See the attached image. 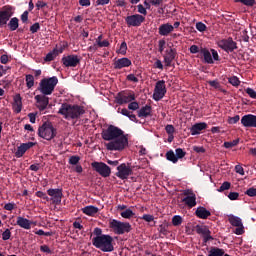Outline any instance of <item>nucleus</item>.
I'll list each match as a JSON object with an SVG mask.
<instances>
[{
	"instance_id": "f257e3e1",
	"label": "nucleus",
	"mask_w": 256,
	"mask_h": 256,
	"mask_svg": "<svg viewBox=\"0 0 256 256\" xmlns=\"http://www.w3.org/2000/svg\"><path fill=\"white\" fill-rule=\"evenodd\" d=\"M101 137L104 141H110L105 144L108 151H123L129 145L125 132L115 125H109L107 129L102 130Z\"/></svg>"
},
{
	"instance_id": "f03ea898",
	"label": "nucleus",
	"mask_w": 256,
	"mask_h": 256,
	"mask_svg": "<svg viewBox=\"0 0 256 256\" xmlns=\"http://www.w3.org/2000/svg\"><path fill=\"white\" fill-rule=\"evenodd\" d=\"M58 114L62 115L67 121L80 119L81 115H85V108L75 104L63 103L58 110Z\"/></svg>"
},
{
	"instance_id": "7ed1b4c3",
	"label": "nucleus",
	"mask_w": 256,
	"mask_h": 256,
	"mask_svg": "<svg viewBox=\"0 0 256 256\" xmlns=\"http://www.w3.org/2000/svg\"><path fill=\"white\" fill-rule=\"evenodd\" d=\"M92 244L96 249L103 251V253H111V251L115 250V247H113V237L110 235L94 237L92 239Z\"/></svg>"
},
{
	"instance_id": "20e7f679",
	"label": "nucleus",
	"mask_w": 256,
	"mask_h": 256,
	"mask_svg": "<svg viewBox=\"0 0 256 256\" xmlns=\"http://www.w3.org/2000/svg\"><path fill=\"white\" fill-rule=\"evenodd\" d=\"M57 83H59L57 76L44 78L39 83L38 91H40L42 95H52L53 91H55V87H57Z\"/></svg>"
},
{
	"instance_id": "39448f33",
	"label": "nucleus",
	"mask_w": 256,
	"mask_h": 256,
	"mask_svg": "<svg viewBox=\"0 0 256 256\" xmlns=\"http://www.w3.org/2000/svg\"><path fill=\"white\" fill-rule=\"evenodd\" d=\"M38 135L46 141H51L57 137V129H55L51 122H44L38 128Z\"/></svg>"
},
{
	"instance_id": "423d86ee",
	"label": "nucleus",
	"mask_w": 256,
	"mask_h": 256,
	"mask_svg": "<svg viewBox=\"0 0 256 256\" xmlns=\"http://www.w3.org/2000/svg\"><path fill=\"white\" fill-rule=\"evenodd\" d=\"M109 227L116 235H124V233H130L131 224L129 222H121L119 220H110Z\"/></svg>"
},
{
	"instance_id": "0eeeda50",
	"label": "nucleus",
	"mask_w": 256,
	"mask_h": 256,
	"mask_svg": "<svg viewBox=\"0 0 256 256\" xmlns=\"http://www.w3.org/2000/svg\"><path fill=\"white\" fill-rule=\"evenodd\" d=\"M166 93H167V86L165 85V80H160L156 82L154 93H153L154 101H161V99L165 97Z\"/></svg>"
},
{
	"instance_id": "6e6552de",
	"label": "nucleus",
	"mask_w": 256,
	"mask_h": 256,
	"mask_svg": "<svg viewBox=\"0 0 256 256\" xmlns=\"http://www.w3.org/2000/svg\"><path fill=\"white\" fill-rule=\"evenodd\" d=\"M91 167L99 173L101 177H110L111 175V167L103 162H92Z\"/></svg>"
},
{
	"instance_id": "1a4fd4ad",
	"label": "nucleus",
	"mask_w": 256,
	"mask_h": 256,
	"mask_svg": "<svg viewBox=\"0 0 256 256\" xmlns=\"http://www.w3.org/2000/svg\"><path fill=\"white\" fill-rule=\"evenodd\" d=\"M130 175H133V169L129 164L122 163L117 167L116 177L118 179H129Z\"/></svg>"
},
{
	"instance_id": "9d476101",
	"label": "nucleus",
	"mask_w": 256,
	"mask_h": 256,
	"mask_svg": "<svg viewBox=\"0 0 256 256\" xmlns=\"http://www.w3.org/2000/svg\"><path fill=\"white\" fill-rule=\"evenodd\" d=\"M228 221L230 225H232L233 227H237L234 231L236 235H243V233H245V228L243 227V221L239 217L235 215H229Z\"/></svg>"
},
{
	"instance_id": "9b49d317",
	"label": "nucleus",
	"mask_w": 256,
	"mask_h": 256,
	"mask_svg": "<svg viewBox=\"0 0 256 256\" xmlns=\"http://www.w3.org/2000/svg\"><path fill=\"white\" fill-rule=\"evenodd\" d=\"M132 101H135V93L133 92H120L116 96V103H118V105H125Z\"/></svg>"
},
{
	"instance_id": "f8f14e48",
	"label": "nucleus",
	"mask_w": 256,
	"mask_h": 256,
	"mask_svg": "<svg viewBox=\"0 0 256 256\" xmlns=\"http://www.w3.org/2000/svg\"><path fill=\"white\" fill-rule=\"evenodd\" d=\"M47 193L49 195L50 201L54 203V205H59L61 203V200L63 199V189L59 188H50L47 190Z\"/></svg>"
},
{
	"instance_id": "ddd939ff",
	"label": "nucleus",
	"mask_w": 256,
	"mask_h": 256,
	"mask_svg": "<svg viewBox=\"0 0 256 256\" xmlns=\"http://www.w3.org/2000/svg\"><path fill=\"white\" fill-rule=\"evenodd\" d=\"M128 27H141V24L145 21L143 15L134 14L125 18Z\"/></svg>"
},
{
	"instance_id": "4468645a",
	"label": "nucleus",
	"mask_w": 256,
	"mask_h": 256,
	"mask_svg": "<svg viewBox=\"0 0 256 256\" xmlns=\"http://www.w3.org/2000/svg\"><path fill=\"white\" fill-rule=\"evenodd\" d=\"M218 47L224 51H235L237 49V43L233 41V38L223 39L218 41Z\"/></svg>"
},
{
	"instance_id": "2eb2a0df",
	"label": "nucleus",
	"mask_w": 256,
	"mask_h": 256,
	"mask_svg": "<svg viewBox=\"0 0 256 256\" xmlns=\"http://www.w3.org/2000/svg\"><path fill=\"white\" fill-rule=\"evenodd\" d=\"M184 195L186 197L182 199V203H185L187 207H189L190 209H193V207L197 205V196L195 195V193L189 192V190L185 191Z\"/></svg>"
},
{
	"instance_id": "dca6fc26",
	"label": "nucleus",
	"mask_w": 256,
	"mask_h": 256,
	"mask_svg": "<svg viewBox=\"0 0 256 256\" xmlns=\"http://www.w3.org/2000/svg\"><path fill=\"white\" fill-rule=\"evenodd\" d=\"M79 56L77 55H68L62 57V63L64 67H77V64L80 63Z\"/></svg>"
},
{
	"instance_id": "f3484780",
	"label": "nucleus",
	"mask_w": 256,
	"mask_h": 256,
	"mask_svg": "<svg viewBox=\"0 0 256 256\" xmlns=\"http://www.w3.org/2000/svg\"><path fill=\"white\" fill-rule=\"evenodd\" d=\"M36 107L39 109V111H45L47 109V106L49 105V97L47 95H36Z\"/></svg>"
},
{
	"instance_id": "a211bd4d",
	"label": "nucleus",
	"mask_w": 256,
	"mask_h": 256,
	"mask_svg": "<svg viewBox=\"0 0 256 256\" xmlns=\"http://www.w3.org/2000/svg\"><path fill=\"white\" fill-rule=\"evenodd\" d=\"M196 233H198V235H202L204 243L213 240V236H211V231L209 230V228H207V226L197 225Z\"/></svg>"
},
{
	"instance_id": "6ab92c4d",
	"label": "nucleus",
	"mask_w": 256,
	"mask_h": 256,
	"mask_svg": "<svg viewBox=\"0 0 256 256\" xmlns=\"http://www.w3.org/2000/svg\"><path fill=\"white\" fill-rule=\"evenodd\" d=\"M175 57H177V50L175 48H170L166 50L164 55L165 66L171 67V63L175 61Z\"/></svg>"
},
{
	"instance_id": "aec40b11",
	"label": "nucleus",
	"mask_w": 256,
	"mask_h": 256,
	"mask_svg": "<svg viewBox=\"0 0 256 256\" xmlns=\"http://www.w3.org/2000/svg\"><path fill=\"white\" fill-rule=\"evenodd\" d=\"M241 124L243 127H254L256 128V115L247 114L241 118Z\"/></svg>"
},
{
	"instance_id": "412c9836",
	"label": "nucleus",
	"mask_w": 256,
	"mask_h": 256,
	"mask_svg": "<svg viewBox=\"0 0 256 256\" xmlns=\"http://www.w3.org/2000/svg\"><path fill=\"white\" fill-rule=\"evenodd\" d=\"M13 17V12L11 8H5L4 10L0 11V27L3 25H7V22Z\"/></svg>"
},
{
	"instance_id": "4be33fe9",
	"label": "nucleus",
	"mask_w": 256,
	"mask_h": 256,
	"mask_svg": "<svg viewBox=\"0 0 256 256\" xmlns=\"http://www.w3.org/2000/svg\"><path fill=\"white\" fill-rule=\"evenodd\" d=\"M35 145V143L33 142H27V143H23L21 144L17 151L15 152V157H17L18 159L23 157V155H25V153H27V151H29V149H31V147H33Z\"/></svg>"
},
{
	"instance_id": "5701e85b",
	"label": "nucleus",
	"mask_w": 256,
	"mask_h": 256,
	"mask_svg": "<svg viewBox=\"0 0 256 256\" xmlns=\"http://www.w3.org/2000/svg\"><path fill=\"white\" fill-rule=\"evenodd\" d=\"M173 31H174V27L169 23L162 24L158 28V33L162 37H167L169 34L173 33Z\"/></svg>"
},
{
	"instance_id": "b1692460",
	"label": "nucleus",
	"mask_w": 256,
	"mask_h": 256,
	"mask_svg": "<svg viewBox=\"0 0 256 256\" xmlns=\"http://www.w3.org/2000/svg\"><path fill=\"white\" fill-rule=\"evenodd\" d=\"M131 67V60L129 58H120L114 62V69H123Z\"/></svg>"
},
{
	"instance_id": "393cba45",
	"label": "nucleus",
	"mask_w": 256,
	"mask_h": 256,
	"mask_svg": "<svg viewBox=\"0 0 256 256\" xmlns=\"http://www.w3.org/2000/svg\"><path fill=\"white\" fill-rule=\"evenodd\" d=\"M205 129H207V123L205 122L197 123L191 127L190 133L191 135H199V133H201Z\"/></svg>"
},
{
	"instance_id": "a878e982",
	"label": "nucleus",
	"mask_w": 256,
	"mask_h": 256,
	"mask_svg": "<svg viewBox=\"0 0 256 256\" xmlns=\"http://www.w3.org/2000/svg\"><path fill=\"white\" fill-rule=\"evenodd\" d=\"M195 213L199 219H207L208 217H211V212L205 207H198Z\"/></svg>"
},
{
	"instance_id": "bb28decb",
	"label": "nucleus",
	"mask_w": 256,
	"mask_h": 256,
	"mask_svg": "<svg viewBox=\"0 0 256 256\" xmlns=\"http://www.w3.org/2000/svg\"><path fill=\"white\" fill-rule=\"evenodd\" d=\"M200 54L203 56L205 63L212 65L213 57L211 56V52L207 48H201Z\"/></svg>"
},
{
	"instance_id": "cd10ccee",
	"label": "nucleus",
	"mask_w": 256,
	"mask_h": 256,
	"mask_svg": "<svg viewBox=\"0 0 256 256\" xmlns=\"http://www.w3.org/2000/svg\"><path fill=\"white\" fill-rule=\"evenodd\" d=\"M16 223H17V225H19V227H22V229H31V222L27 218H23V217L19 216L17 218Z\"/></svg>"
},
{
	"instance_id": "c85d7f7f",
	"label": "nucleus",
	"mask_w": 256,
	"mask_h": 256,
	"mask_svg": "<svg viewBox=\"0 0 256 256\" xmlns=\"http://www.w3.org/2000/svg\"><path fill=\"white\" fill-rule=\"evenodd\" d=\"M82 212L85 215H89L90 217H93V215H96V213H99V208L90 205V206H86L84 208H82Z\"/></svg>"
},
{
	"instance_id": "c756f323",
	"label": "nucleus",
	"mask_w": 256,
	"mask_h": 256,
	"mask_svg": "<svg viewBox=\"0 0 256 256\" xmlns=\"http://www.w3.org/2000/svg\"><path fill=\"white\" fill-rule=\"evenodd\" d=\"M224 255H225V250L218 247H212L208 252V256H224Z\"/></svg>"
},
{
	"instance_id": "7c9ffc66",
	"label": "nucleus",
	"mask_w": 256,
	"mask_h": 256,
	"mask_svg": "<svg viewBox=\"0 0 256 256\" xmlns=\"http://www.w3.org/2000/svg\"><path fill=\"white\" fill-rule=\"evenodd\" d=\"M151 115V106L146 105L138 111V117H149Z\"/></svg>"
},
{
	"instance_id": "2f4dec72",
	"label": "nucleus",
	"mask_w": 256,
	"mask_h": 256,
	"mask_svg": "<svg viewBox=\"0 0 256 256\" xmlns=\"http://www.w3.org/2000/svg\"><path fill=\"white\" fill-rule=\"evenodd\" d=\"M8 27L10 31H17V29L19 28V18H11V20L8 23Z\"/></svg>"
},
{
	"instance_id": "473e14b6",
	"label": "nucleus",
	"mask_w": 256,
	"mask_h": 256,
	"mask_svg": "<svg viewBox=\"0 0 256 256\" xmlns=\"http://www.w3.org/2000/svg\"><path fill=\"white\" fill-rule=\"evenodd\" d=\"M120 215L123 217V219H131V217H134L135 212H133V210L130 208H127L126 210L122 211Z\"/></svg>"
},
{
	"instance_id": "72a5a7b5",
	"label": "nucleus",
	"mask_w": 256,
	"mask_h": 256,
	"mask_svg": "<svg viewBox=\"0 0 256 256\" xmlns=\"http://www.w3.org/2000/svg\"><path fill=\"white\" fill-rule=\"evenodd\" d=\"M166 159L168 161H171L172 163H177V161H179L177 159V156L175 154V152L173 150H169L167 153H166Z\"/></svg>"
},
{
	"instance_id": "f704fd0d",
	"label": "nucleus",
	"mask_w": 256,
	"mask_h": 256,
	"mask_svg": "<svg viewBox=\"0 0 256 256\" xmlns=\"http://www.w3.org/2000/svg\"><path fill=\"white\" fill-rule=\"evenodd\" d=\"M55 57H57V48H54L53 51L49 52L44 58V61L46 62L53 61Z\"/></svg>"
},
{
	"instance_id": "c9c22d12",
	"label": "nucleus",
	"mask_w": 256,
	"mask_h": 256,
	"mask_svg": "<svg viewBox=\"0 0 256 256\" xmlns=\"http://www.w3.org/2000/svg\"><path fill=\"white\" fill-rule=\"evenodd\" d=\"M33 85H35V78L33 77V75H26V86L28 87V89H31Z\"/></svg>"
},
{
	"instance_id": "e433bc0d",
	"label": "nucleus",
	"mask_w": 256,
	"mask_h": 256,
	"mask_svg": "<svg viewBox=\"0 0 256 256\" xmlns=\"http://www.w3.org/2000/svg\"><path fill=\"white\" fill-rule=\"evenodd\" d=\"M183 223V218H181V216L176 215L172 218V225H174V227H179V225H181Z\"/></svg>"
},
{
	"instance_id": "4c0bfd02",
	"label": "nucleus",
	"mask_w": 256,
	"mask_h": 256,
	"mask_svg": "<svg viewBox=\"0 0 256 256\" xmlns=\"http://www.w3.org/2000/svg\"><path fill=\"white\" fill-rule=\"evenodd\" d=\"M229 84L233 85V87H239L241 84V81H239V78L237 76H232L229 78Z\"/></svg>"
},
{
	"instance_id": "58836bf2",
	"label": "nucleus",
	"mask_w": 256,
	"mask_h": 256,
	"mask_svg": "<svg viewBox=\"0 0 256 256\" xmlns=\"http://www.w3.org/2000/svg\"><path fill=\"white\" fill-rule=\"evenodd\" d=\"M229 189H231V182H224L219 187L218 192L223 193V191H229Z\"/></svg>"
},
{
	"instance_id": "ea45409f",
	"label": "nucleus",
	"mask_w": 256,
	"mask_h": 256,
	"mask_svg": "<svg viewBox=\"0 0 256 256\" xmlns=\"http://www.w3.org/2000/svg\"><path fill=\"white\" fill-rule=\"evenodd\" d=\"M235 3H242L247 7H253L255 5V0H235Z\"/></svg>"
},
{
	"instance_id": "a19ab883",
	"label": "nucleus",
	"mask_w": 256,
	"mask_h": 256,
	"mask_svg": "<svg viewBox=\"0 0 256 256\" xmlns=\"http://www.w3.org/2000/svg\"><path fill=\"white\" fill-rule=\"evenodd\" d=\"M117 53L120 55H127V42H122Z\"/></svg>"
},
{
	"instance_id": "79ce46f5",
	"label": "nucleus",
	"mask_w": 256,
	"mask_h": 256,
	"mask_svg": "<svg viewBox=\"0 0 256 256\" xmlns=\"http://www.w3.org/2000/svg\"><path fill=\"white\" fill-rule=\"evenodd\" d=\"M175 153H176V158L179 160V159H183V157H185V155H187V153L185 151H183V149L181 148H177L175 150Z\"/></svg>"
},
{
	"instance_id": "37998d69",
	"label": "nucleus",
	"mask_w": 256,
	"mask_h": 256,
	"mask_svg": "<svg viewBox=\"0 0 256 256\" xmlns=\"http://www.w3.org/2000/svg\"><path fill=\"white\" fill-rule=\"evenodd\" d=\"M140 219H143V221H146V223H151V221H155V217L151 214H144Z\"/></svg>"
},
{
	"instance_id": "c03bdc74",
	"label": "nucleus",
	"mask_w": 256,
	"mask_h": 256,
	"mask_svg": "<svg viewBox=\"0 0 256 256\" xmlns=\"http://www.w3.org/2000/svg\"><path fill=\"white\" fill-rule=\"evenodd\" d=\"M239 119H241L239 115H235L234 117H229L228 123L229 125H235V123H239Z\"/></svg>"
},
{
	"instance_id": "a18cd8bd",
	"label": "nucleus",
	"mask_w": 256,
	"mask_h": 256,
	"mask_svg": "<svg viewBox=\"0 0 256 256\" xmlns=\"http://www.w3.org/2000/svg\"><path fill=\"white\" fill-rule=\"evenodd\" d=\"M196 29L200 31V33H203V31L207 30V26L203 22H198L196 23Z\"/></svg>"
},
{
	"instance_id": "49530a36",
	"label": "nucleus",
	"mask_w": 256,
	"mask_h": 256,
	"mask_svg": "<svg viewBox=\"0 0 256 256\" xmlns=\"http://www.w3.org/2000/svg\"><path fill=\"white\" fill-rule=\"evenodd\" d=\"M2 239H3V241H9V239H11V230L6 229V230L2 233Z\"/></svg>"
},
{
	"instance_id": "de8ad7c7",
	"label": "nucleus",
	"mask_w": 256,
	"mask_h": 256,
	"mask_svg": "<svg viewBox=\"0 0 256 256\" xmlns=\"http://www.w3.org/2000/svg\"><path fill=\"white\" fill-rule=\"evenodd\" d=\"M239 144V140H234V141H232V142H225L224 143V147L226 148V149H231V147H235L236 145H238Z\"/></svg>"
},
{
	"instance_id": "09e8293b",
	"label": "nucleus",
	"mask_w": 256,
	"mask_h": 256,
	"mask_svg": "<svg viewBox=\"0 0 256 256\" xmlns=\"http://www.w3.org/2000/svg\"><path fill=\"white\" fill-rule=\"evenodd\" d=\"M128 109L130 111H137V109H139V103L138 102H130L128 105Z\"/></svg>"
},
{
	"instance_id": "8fccbe9b",
	"label": "nucleus",
	"mask_w": 256,
	"mask_h": 256,
	"mask_svg": "<svg viewBox=\"0 0 256 256\" xmlns=\"http://www.w3.org/2000/svg\"><path fill=\"white\" fill-rule=\"evenodd\" d=\"M165 131L168 135H173L175 133V127L171 124L166 125Z\"/></svg>"
},
{
	"instance_id": "3c124183",
	"label": "nucleus",
	"mask_w": 256,
	"mask_h": 256,
	"mask_svg": "<svg viewBox=\"0 0 256 256\" xmlns=\"http://www.w3.org/2000/svg\"><path fill=\"white\" fill-rule=\"evenodd\" d=\"M36 197H40V199H44L45 201H50L49 196L42 191H37Z\"/></svg>"
},
{
	"instance_id": "603ef678",
	"label": "nucleus",
	"mask_w": 256,
	"mask_h": 256,
	"mask_svg": "<svg viewBox=\"0 0 256 256\" xmlns=\"http://www.w3.org/2000/svg\"><path fill=\"white\" fill-rule=\"evenodd\" d=\"M245 92L247 95H249V97H251V99H256V91H254L252 88H246Z\"/></svg>"
},
{
	"instance_id": "864d4df0",
	"label": "nucleus",
	"mask_w": 256,
	"mask_h": 256,
	"mask_svg": "<svg viewBox=\"0 0 256 256\" xmlns=\"http://www.w3.org/2000/svg\"><path fill=\"white\" fill-rule=\"evenodd\" d=\"M245 195H248V197H256V188L251 187L246 192Z\"/></svg>"
},
{
	"instance_id": "5fc2aeb1",
	"label": "nucleus",
	"mask_w": 256,
	"mask_h": 256,
	"mask_svg": "<svg viewBox=\"0 0 256 256\" xmlns=\"http://www.w3.org/2000/svg\"><path fill=\"white\" fill-rule=\"evenodd\" d=\"M228 199H230V201H237V199H239V193H237V192H230L228 194Z\"/></svg>"
},
{
	"instance_id": "6e6d98bb",
	"label": "nucleus",
	"mask_w": 256,
	"mask_h": 256,
	"mask_svg": "<svg viewBox=\"0 0 256 256\" xmlns=\"http://www.w3.org/2000/svg\"><path fill=\"white\" fill-rule=\"evenodd\" d=\"M79 161H80L79 156H71L69 158V164L70 165H77V163H79Z\"/></svg>"
},
{
	"instance_id": "4d7b16f0",
	"label": "nucleus",
	"mask_w": 256,
	"mask_h": 256,
	"mask_svg": "<svg viewBox=\"0 0 256 256\" xmlns=\"http://www.w3.org/2000/svg\"><path fill=\"white\" fill-rule=\"evenodd\" d=\"M39 29H41V26L39 25L38 22L34 23V24L30 27L31 33H37V31H39Z\"/></svg>"
},
{
	"instance_id": "13d9d810",
	"label": "nucleus",
	"mask_w": 256,
	"mask_h": 256,
	"mask_svg": "<svg viewBox=\"0 0 256 256\" xmlns=\"http://www.w3.org/2000/svg\"><path fill=\"white\" fill-rule=\"evenodd\" d=\"M127 80L131 81L132 83H139V78H137L135 74H129L127 76Z\"/></svg>"
},
{
	"instance_id": "bf43d9fd",
	"label": "nucleus",
	"mask_w": 256,
	"mask_h": 256,
	"mask_svg": "<svg viewBox=\"0 0 256 256\" xmlns=\"http://www.w3.org/2000/svg\"><path fill=\"white\" fill-rule=\"evenodd\" d=\"M14 105H23V102L21 101V94H16L14 96Z\"/></svg>"
},
{
	"instance_id": "052dcab7",
	"label": "nucleus",
	"mask_w": 256,
	"mask_h": 256,
	"mask_svg": "<svg viewBox=\"0 0 256 256\" xmlns=\"http://www.w3.org/2000/svg\"><path fill=\"white\" fill-rule=\"evenodd\" d=\"M158 50L160 53H163V51H165V40H159Z\"/></svg>"
},
{
	"instance_id": "680f3d73",
	"label": "nucleus",
	"mask_w": 256,
	"mask_h": 256,
	"mask_svg": "<svg viewBox=\"0 0 256 256\" xmlns=\"http://www.w3.org/2000/svg\"><path fill=\"white\" fill-rule=\"evenodd\" d=\"M190 53L195 55V53H201V50H199V46L197 45H192L189 49Z\"/></svg>"
},
{
	"instance_id": "e2e57ef3",
	"label": "nucleus",
	"mask_w": 256,
	"mask_h": 256,
	"mask_svg": "<svg viewBox=\"0 0 256 256\" xmlns=\"http://www.w3.org/2000/svg\"><path fill=\"white\" fill-rule=\"evenodd\" d=\"M235 172L238 173V175H245V169H243L241 165L235 166Z\"/></svg>"
},
{
	"instance_id": "0e129e2a",
	"label": "nucleus",
	"mask_w": 256,
	"mask_h": 256,
	"mask_svg": "<svg viewBox=\"0 0 256 256\" xmlns=\"http://www.w3.org/2000/svg\"><path fill=\"white\" fill-rule=\"evenodd\" d=\"M211 87H214V89H219L221 87V84L217 80H212L208 82Z\"/></svg>"
},
{
	"instance_id": "69168bd1",
	"label": "nucleus",
	"mask_w": 256,
	"mask_h": 256,
	"mask_svg": "<svg viewBox=\"0 0 256 256\" xmlns=\"http://www.w3.org/2000/svg\"><path fill=\"white\" fill-rule=\"evenodd\" d=\"M138 13L141 15H147V8H144L142 4H139L138 6Z\"/></svg>"
},
{
	"instance_id": "338daca9",
	"label": "nucleus",
	"mask_w": 256,
	"mask_h": 256,
	"mask_svg": "<svg viewBox=\"0 0 256 256\" xmlns=\"http://www.w3.org/2000/svg\"><path fill=\"white\" fill-rule=\"evenodd\" d=\"M193 151H195V153H205V148L203 146H194Z\"/></svg>"
},
{
	"instance_id": "774afa93",
	"label": "nucleus",
	"mask_w": 256,
	"mask_h": 256,
	"mask_svg": "<svg viewBox=\"0 0 256 256\" xmlns=\"http://www.w3.org/2000/svg\"><path fill=\"white\" fill-rule=\"evenodd\" d=\"M97 45L98 47H109V40H101Z\"/></svg>"
}]
</instances>
